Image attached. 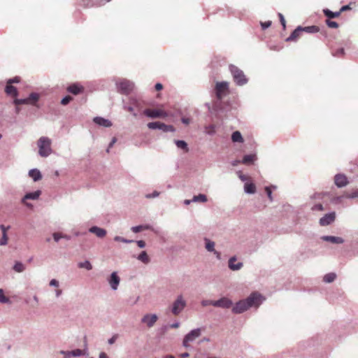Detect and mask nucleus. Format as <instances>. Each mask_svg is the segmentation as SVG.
I'll return each mask as SVG.
<instances>
[{
	"label": "nucleus",
	"mask_w": 358,
	"mask_h": 358,
	"mask_svg": "<svg viewBox=\"0 0 358 358\" xmlns=\"http://www.w3.org/2000/svg\"><path fill=\"white\" fill-rule=\"evenodd\" d=\"M159 194V193L158 192L155 191V192L152 193V195L148 194V195H147L146 196H147L148 198H152V197L157 196Z\"/></svg>",
	"instance_id": "59"
},
{
	"label": "nucleus",
	"mask_w": 358,
	"mask_h": 358,
	"mask_svg": "<svg viewBox=\"0 0 358 358\" xmlns=\"http://www.w3.org/2000/svg\"><path fill=\"white\" fill-rule=\"evenodd\" d=\"M114 240L115 241H120V242H122V243H132L134 242V241H131V240H127V239H125L122 237H120V236H115Z\"/></svg>",
	"instance_id": "45"
},
{
	"label": "nucleus",
	"mask_w": 358,
	"mask_h": 358,
	"mask_svg": "<svg viewBox=\"0 0 358 358\" xmlns=\"http://www.w3.org/2000/svg\"><path fill=\"white\" fill-rule=\"evenodd\" d=\"M236 258L235 257H232L229 260V267L232 271H237L242 268L243 263L238 262L236 264Z\"/></svg>",
	"instance_id": "19"
},
{
	"label": "nucleus",
	"mask_w": 358,
	"mask_h": 358,
	"mask_svg": "<svg viewBox=\"0 0 358 358\" xmlns=\"http://www.w3.org/2000/svg\"><path fill=\"white\" fill-rule=\"evenodd\" d=\"M321 238L324 241H328L335 244H341L344 242V240L341 237L338 236H324Z\"/></svg>",
	"instance_id": "17"
},
{
	"label": "nucleus",
	"mask_w": 358,
	"mask_h": 358,
	"mask_svg": "<svg viewBox=\"0 0 358 358\" xmlns=\"http://www.w3.org/2000/svg\"><path fill=\"white\" fill-rule=\"evenodd\" d=\"M39 96L36 93H31L26 100L28 101V104H35L36 102L38 100Z\"/></svg>",
	"instance_id": "32"
},
{
	"label": "nucleus",
	"mask_w": 358,
	"mask_h": 358,
	"mask_svg": "<svg viewBox=\"0 0 358 358\" xmlns=\"http://www.w3.org/2000/svg\"><path fill=\"white\" fill-rule=\"evenodd\" d=\"M201 336V329H196L192 330L189 334H187L184 339H183V345L185 347H188L189 345V343L194 341L196 338H199Z\"/></svg>",
	"instance_id": "8"
},
{
	"label": "nucleus",
	"mask_w": 358,
	"mask_h": 358,
	"mask_svg": "<svg viewBox=\"0 0 358 358\" xmlns=\"http://www.w3.org/2000/svg\"><path fill=\"white\" fill-rule=\"evenodd\" d=\"M148 127L150 129H162L164 132L175 131V128L172 125H167L160 122H149L148 124Z\"/></svg>",
	"instance_id": "6"
},
{
	"label": "nucleus",
	"mask_w": 358,
	"mask_h": 358,
	"mask_svg": "<svg viewBox=\"0 0 358 358\" xmlns=\"http://www.w3.org/2000/svg\"><path fill=\"white\" fill-rule=\"evenodd\" d=\"M0 228L2 231V237L0 239V245H5L8 243L7 231L10 229V227H5L4 225L1 224Z\"/></svg>",
	"instance_id": "18"
},
{
	"label": "nucleus",
	"mask_w": 358,
	"mask_h": 358,
	"mask_svg": "<svg viewBox=\"0 0 358 358\" xmlns=\"http://www.w3.org/2000/svg\"><path fill=\"white\" fill-rule=\"evenodd\" d=\"M50 285L57 287H59V282L55 279H52L50 282Z\"/></svg>",
	"instance_id": "54"
},
{
	"label": "nucleus",
	"mask_w": 358,
	"mask_h": 358,
	"mask_svg": "<svg viewBox=\"0 0 358 358\" xmlns=\"http://www.w3.org/2000/svg\"><path fill=\"white\" fill-rule=\"evenodd\" d=\"M143 114L151 118L166 117L167 113L162 109L147 108L143 110Z\"/></svg>",
	"instance_id": "7"
},
{
	"label": "nucleus",
	"mask_w": 358,
	"mask_h": 358,
	"mask_svg": "<svg viewBox=\"0 0 358 358\" xmlns=\"http://www.w3.org/2000/svg\"><path fill=\"white\" fill-rule=\"evenodd\" d=\"M264 300L262 296L257 293H252L246 299L237 302L232 308V312L239 314L245 312L250 307H258Z\"/></svg>",
	"instance_id": "1"
},
{
	"label": "nucleus",
	"mask_w": 358,
	"mask_h": 358,
	"mask_svg": "<svg viewBox=\"0 0 358 358\" xmlns=\"http://www.w3.org/2000/svg\"><path fill=\"white\" fill-rule=\"evenodd\" d=\"M94 122L101 126H103L105 127H109L112 125V123L103 117H96L94 119Z\"/></svg>",
	"instance_id": "22"
},
{
	"label": "nucleus",
	"mask_w": 358,
	"mask_h": 358,
	"mask_svg": "<svg viewBox=\"0 0 358 358\" xmlns=\"http://www.w3.org/2000/svg\"><path fill=\"white\" fill-rule=\"evenodd\" d=\"M150 227L149 225H138L131 227V231L134 233H138L142 231L149 229Z\"/></svg>",
	"instance_id": "34"
},
{
	"label": "nucleus",
	"mask_w": 358,
	"mask_h": 358,
	"mask_svg": "<svg viewBox=\"0 0 358 358\" xmlns=\"http://www.w3.org/2000/svg\"><path fill=\"white\" fill-rule=\"evenodd\" d=\"M280 23H281V24H282V26L283 29H285V28H286V22H285V18H284V19H282V20H280Z\"/></svg>",
	"instance_id": "62"
},
{
	"label": "nucleus",
	"mask_w": 358,
	"mask_h": 358,
	"mask_svg": "<svg viewBox=\"0 0 358 358\" xmlns=\"http://www.w3.org/2000/svg\"><path fill=\"white\" fill-rule=\"evenodd\" d=\"M231 140L233 142L243 143L244 141L243 138L240 131H236L231 135Z\"/></svg>",
	"instance_id": "28"
},
{
	"label": "nucleus",
	"mask_w": 358,
	"mask_h": 358,
	"mask_svg": "<svg viewBox=\"0 0 358 358\" xmlns=\"http://www.w3.org/2000/svg\"><path fill=\"white\" fill-rule=\"evenodd\" d=\"M179 325H180V324H179V323H178V322H176V323H173V324H171V326H170V327H171V328H172V329H177V328H178V327H179Z\"/></svg>",
	"instance_id": "61"
},
{
	"label": "nucleus",
	"mask_w": 358,
	"mask_h": 358,
	"mask_svg": "<svg viewBox=\"0 0 358 358\" xmlns=\"http://www.w3.org/2000/svg\"><path fill=\"white\" fill-rule=\"evenodd\" d=\"M157 319V316L155 314H147L142 318V322L145 323L148 327H151L155 324Z\"/></svg>",
	"instance_id": "13"
},
{
	"label": "nucleus",
	"mask_w": 358,
	"mask_h": 358,
	"mask_svg": "<svg viewBox=\"0 0 358 358\" xmlns=\"http://www.w3.org/2000/svg\"><path fill=\"white\" fill-rule=\"evenodd\" d=\"M62 353L65 355L66 357H69L70 356L79 357L85 355V351L80 349H76L72 351H69L66 352H62Z\"/></svg>",
	"instance_id": "23"
},
{
	"label": "nucleus",
	"mask_w": 358,
	"mask_h": 358,
	"mask_svg": "<svg viewBox=\"0 0 358 358\" xmlns=\"http://www.w3.org/2000/svg\"><path fill=\"white\" fill-rule=\"evenodd\" d=\"M63 234L59 232H55L53 234V238L56 242H58L60 238H62Z\"/></svg>",
	"instance_id": "47"
},
{
	"label": "nucleus",
	"mask_w": 358,
	"mask_h": 358,
	"mask_svg": "<svg viewBox=\"0 0 358 358\" xmlns=\"http://www.w3.org/2000/svg\"><path fill=\"white\" fill-rule=\"evenodd\" d=\"M78 266L80 268H85L87 270L90 271L92 269V266L89 261H85L84 262H80L78 264Z\"/></svg>",
	"instance_id": "39"
},
{
	"label": "nucleus",
	"mask_w": 358,
	"mask_h": 358,
	"mask_svg": "<svg viewBox=\"0 0 358 358\" xmlns=\"http://www.w3.org/2000/svg\"><path fill=\"white\" fill-rule=\"evenodd\" d=\"M350 9H351V8H350V5H346V6H342L339 11L341 13L345 10H350Z\"/></svg>",
	"instance_id": "55"
},
{
	"label": "nucleus",
	"mask_w": 358,
	"mask_h": 358,
	"mask_svg": "<svg viewBox=\"0 0 358 358\" xmlns=\"http://www.w3.org/2000/svg\"><path fill=\"white\" fill-rule=\"evenodd\" d=\"M29 176L32 178L34 181L40 180L42 178L41 173L38 169L30 170Z\"/></svg>",
	"instance_id": "25"
},
{
	"label": "nucleus",
	"mask_w": 358,
	"mask_h": 358,
	"mask_svg": "<svg viewBox=\"0 0 358 358\" xmlns=\"http://www.w3.org/2000/svg\"><path fill=\"white\" fill-rule=\"evenodd\" d=\"M241 163V161H240V160H235V161H234L231 163V164H232V166H237L238 164H239Z\"/></svg>",
	"instance_id": "63"
},
{
	"label": "nucleus",
	"mask_w": 358,
	"mask_h": 358,
	"mask_svg": "<svg viewBox=\"0 0 358 358\" xmlns=\"http://www.w3.org/2000/svg\"><path fill=\"white\" fill-rule=\"evenodd\" d=\"M237 175L242 181L248 180L250 178L248 176L243 174L241 171H238Z\"/></svg>",
	"instance_id": "46"
},
{
	"label": "nucleus",
	"mask_w": 358,
	"mask_h": 358,
	"mask_svg": "<svg viewBox=\"0 0 358 358\" xmlns=\"http://www.w3.org/2000/svg\"><path fill=\"white\" fill-rule=\"evenodd\" d=\"M244 190L248 194H254L256 192V186L252 182H246L244 185Z\"/></svg>",
	"instance_id": "26"
},
{
	"label": "nucleus",
	"mask_w": 358,
	"mask_h": 358,
	"mask_svg": "<svg viewBox=\"0 0 358 358\" xmlns=\"http://www.w3.org/2000/svg\"><path fill=\"white\" fill-rule=\"evenodd\" d=\"M89 231L90 232L94 234L99 238H103L106 235V231L98 227H92Z\"/></svg>",
	"instance_id": "20"
},
{
	"label": "nucleus",
	"mask_w": 358,
	"mask_h": 358,
	"mask_svg": "<svg viewBox=\"0 0 358 358\" xmlns=\"http://www.w3.org/2000/svg\"><path fill=\"white\" fill-rule=\"evenodd\" d=\"M66 90L69 93H71L74 95H78L84 92V87L78 83H73L70 85L66 88Z\"/></svg>",
	"instance_id": "11"
},
{
	"label": "nucleus",
	"mask_w": 358,
	"mask_h": 358,
	"mask_svg": "<svg viewBox=\"0 0 358 358\" xmlns=\"http://www.w3.org/2000/svg\"><path fill=\"white\" fill-rule=\"evenodd\" d=\"M213 302L214 301H211V300H203L201 302V304L203 306H213Z\"/></svg>",
	"instance_id": "50"
},
{
	"label": "nucleus",
	"mask_w": 358,
	"mask_h": 358,
	"mask_svg": "<svg viewBox=\"0 0 358 358\" xmlns=\"http://www.w3.org/2000/svg\"><path fill=\"white\" fill-rule=\"evenodd\" d=\"M233 303L231 300L227 297H222L219 300L214 301L213 306L220 307L223 308H229L232 306Z\"/></svg>",
	"instance_id": "10"
},
{
	"label": "nucleus",
	"mask_w": 358,
	"mask_h": 358,
	"mask_svg": "<svg viewBox=\"0 0 358 358\" xmlns=\"http://www.w3.org/2000/svg\"><path fill=\"white\" fill-rule=\"evenodd\" d=\"M334 182L338 187H342L348 184V179L344 175L337 174L334 178Z\"/></svg>",
	"instance_id": "14"
},
{
	"label": "nucleus",
	"mask_w": 358,
	"mask_h": 358,
	"mask_svg": "<svg viewBox=\"0 0 358 358\" xmlns=\"http://www.w3.org/2000/svg\"><path fill=\"white\" fill-rule=\"evenodd\" d=\"M265 191H266V194H267V195H268V196L269 199H270L271 201H272V200H273V198H272V193H271V189H270L268 187H266L265 188Z\"/></svg>",
	"instance_id": "51"
},
{
	"label": "nucleus",
	"mask_w": 358,
	"mask_h": 358,
	"mask_svg": "<svg viewBox=\"0 0 358 358\" xmlns=\"http://www.w3.org/2000/svg\"><path fill=\"white\" fill-rule=\"evenodd\" d=\"M99 358H108V356L105 352H101L99 355Z\"/></svg>",
	"instance_id": "64"
},
{
	"label": "nucleus",
	"mask_w": 358,
	"mask_h": 358,
	"mask_svg": "<svg viewBox=\"0 0 358 358\" xmlns=\"http://www.w3.org/2000/svg\"><path fill=\"white\" fill-rule=\"evenodd\" d=\"M13 269L17 273H21L25 270V266L22 263L16 262L13 266Z\"/></svg>",
	"instance_id": "35"
},
{
	"label": "nucleus",
	"mask_w": 358,
	"mask_h": 358,
	"mask_svg": "<svg viewBox=\"0 0 358 358\" xmlns=\"http://www.w3.org/2000/svg\"><path fill=\"white\" fill-rule=\"evenodd\" d=\"M41 191L40 190H37L34 192H31V193H28L27 194L23 200H26V199H37L39 196L41 195Z\"/></svg>",
	"instance_id": "30"
},
{
	"label": "nucleus",
	"mask_w": 358,
	"mask_h": 358,
	"mask_svg": "<svg viewBox=\"0 0 358 358\" xmlns=\"http://www.w3.org/2000/svg\"><path fill=\"white\" fill-rule=\"evenodd\" d=\"M116 141H117V140H116V138H115V137L112 139V141H111L110 143L109 144L108 149L107 150V152H109V149H110V148H112V147H113V145L115 143Z\"/></svg>",
	"instance_id": "57"
},
{
	"label": "nucleus",
	"mask_w": 358,
	"mask_h": 358,
	"mask_svg": "<svg viewBox=\"0 0 358 358\" xmlns=\"http://www.w3.org/2000/svg\"><path fill=\"white\" fill-rule=\"evenodd\" d=\"M13 102L17 106L22 104H28V101L26 99H19L15 98Z\"/></svg>",
	"instance_id": "42"
},
{
	"label": "nucleus",
	"mask_w": 358,
	"mask_h": 358,
	"mask_svg": "<svg viewBox=\"0 0 358 358\" xmlns=\"http://www.w3.org/2000/svg\"><path fill=\"white\" fill-rule=\"evenodd\" d=\"M206 248L207 249L208 251H210V252H213L214 251L215 254L217 255V257L218 259L220 258V253L217 252V251H215L214 250V247H215V243L213 242V241H210L208 239H206Z\"/></svg>",
	"instance_id": "24"
},
{
	"label": "nucleus",
	"mask_w": 358,
	"mask_h": 358,
	"mask_svg": "<svg viewBox=\"0 0 358 358\" xmlns=\"http://www.w3.org/2000/svg\"><path fill=\"white\" fill-rule=\"evenodd\" d=\"M344 54V50L343 48H340L334 54V56L340 57Z\"/></svg>",
	"instance_id": "52"
},
{
	"label": "nucleus",
	"mask_w": 358,
	"mask_h": 358,
	"mask_svg": "<svg viewBox=\"0 0 358 358\" xmlns=\"http://www.w3.org/2000/svg\"><path fill=\"white\" fill-rule=\"evenodd\" d=\"M336 275L334 273H329L326 274L323 279L325 282H331L336 279Z\"/></svg>",
	"instance_id": "37"
},
{
	"label": "nucleus",
	"mask_w": 358,
	"mask_h": 358,
	"mask_svg": "<svg viewBox=\"0 0 358 358\" xmlns=\"http://www.w3.org/2000/svg\"><path fill=\"white\" fill-rule=\"evenodd\" d=\"M319 31V27L315 25L302 27V32L305 31L306 33H317Z\"/></svg>",
	"instance_id": "31"
},
{
	"label": "nucleus",
	"mask_w": 358,
	"mask_h": 358,
	"mask_svg": "<svg viewBox=\"0 0 358 358\" xmlns=\"http://www.w3.org/2000/svg\"><path fill=\"white\" fill-rule=\"evenodd\" d=\"M9 301V299L4 295L3 290L0 289V302L1 303H8Z\"/></svg>",
	"instance_id": "40"
},
{
	"label": "nucleus",
	"mask_w": 358,
	"mask_h": 358,
	"mask_svg": "<svg viewBox=\"0 0 358 358\" xmlns=\"http://www.w3.org/2000/svg\"><path fill=\"white\" fill-rule=\"evenodd\" d=\"M323 206L321 204V203H319V204H316L314 206L312 207V210H319V211H322L323 210Z\"/></svg>",
	"instance_id": "49"
},
{
	"label": "nucleus",
	"mask_w": 358,
	"mask_h": 358,
	"mask_svg": "<svg viewBox=\"0 0 358 358\" xmlns=\"http://www.w3.org/2000/svg\"><path fill=\"white\" fill-rule=\"evenodd\" d=\"M186 306V302L182 295H179L173 303L171 312L174 315L180 314Z\"/></svg>",
	"instance_id": "4"
},
{
	"label": "nucleus",
	"mask_w": 358,
	"mask_h": 358,
	"mask_svg": "<svg viewBox=\"0 0 358 358\" xmlns=\"http://www.w3.org/2000/svg\"><path fill=\"white\" fill-rule=\"evenodd\" d=\"M302 33V27L299 26L292 34L291 35L286 38V41H296L301 35Z\"/></svg>",
	"instance_id": "16"
},
{
	"label": "nucleus",
	"mask_w": 358,
	"mask_h": 358,
	"mask_svg": "<svg viewBox=\"0 0 358 358\" xmlns=\"http://www.w3.org/2000/svg\"><path fill=\"white\" fill-rule=\"evenodd\" d=\"M190 119L189 118H187V117H182V123L185 124H189L190 123Z\"/></svg>",
	"instance_id": "58"
},
{
	"label": "nucleus",
	"mask_w": 358,
	"mask_h": 358,
	"mask_svg": "<svg viewBox=\"0 0 358 358\" xmlns=\"http://www.w3.org/2000/svg\"><path fill=\"white\" fill-rule=\"evenodd\" d=\"M155 87L156 90L159 91L163 89V85L161 83H157Z\"/></svg>",
	"instance_id": "60"
},
{
	"label": "nucleus",
	"mask_w": 358,
	"mask_h": 358,
	"mask_svg": "<svg viewBox=\"0 0 358 358\" xmlns=\"http://www.w3.org/2000/svg\"><path fill=\"white\" fill-rule=\"evenodd\" d=\"M326 23L327 26L330 28L336 29L338 27V24L336 22L331 21L329 19L326 20Z\"/></svg>",
	"instance_id": "41"
},
{
	"label": "nucleus",
	"mask_w": 358,
	"mask_h": 358,
	"mask_svg": "<svg viewBox=\"0 0 358 358\" xmlns=\"http://www.w3.org/2000/svg\"><path fill=\"white\" fill-rule=\"evenodd\" d=\"M51 140L48 137L42 136L38 139L37 145L38 153L41 157H45L51 154Z\"/></svg>",
	"instance_id": "2"
},
{
	"label": "nucleus",
	"mask_w": 358,
	"mask_h": 358,
	"mask_svg": "<svg viewBox=\"0 0 358 358\" xmlns=\"http://www.w3.org/2000/svg\"><path fill=\"white\" fill-rule=\"evenodd\" d=\"M5 92L7 95L16 98L18 95V91L12 84L6 83Z\"/></svg>",
	"instance_id": "15"
},
{
	"label": "nucleus",
	"mask_w": 358,
	"mask_h": 358,
	"mask_svg": "<svg viewBox=\"0 0 358 358\" xmlns=\"http://www.w3.org/2000/svg\"><path fill=\"white\" fill-rule=\"evenodd\" d=\"M336 218L335 213H331L326 214L324 217L320 218V224L321 226H327L334 222Z\"/></svg>",
	"instance_id": "12"
},
{
	"label": "nucleus",
	"mask_w": 358,
	"mask_h": 358,
	"mask_svg": "<svg viewBox=\"0 0 358 358\" xmlns=\"http://www.w3.org/2000/svg\"><path fill=\"white\" fill-rule=\"evenodd\" d=\"M136 243L138 245V246L141 248H143L145 247V242L144 241H136Z\"/></svg>",
	"instance_id": "53"
},
{
	"label": "nucleus",
	"mask_w": 358,
	"mask_h": 358,
	"mask_svg": "<svg viewBox=\"0 0 358 358\" xmlns=\"http://www.w3.org/2000/svg\"><path fill=\"white\" fill-rule=\"evenodd\" d=\"M71 100H72V97L71 96L68 95L62 99L61 103L62 105L65 106V105L68 104Z\"/></svg>",
	"instance_id": "44"
},
{
	"label": "nucleus",
	"mask_w": 358,
	"mask_h": 358,
	"mask_svg": "<svg viewBox=\"0 0 358 358\" xmlns=\"http://www.w3.org/2000/svg\"><path fill=\"white\" fill-rule=\"evenodd\" d=\"M83 4L85 7L91 6V0H83Z\"/></svg>",
	"instance_id": "56"
},
{
	"label": "nucleus",
	"mask_w": 358,
	"mask_h": 358,
	"mask_svg": "<svg viewBox=\"0 0 358 358\" xmlns=\"http://www.w3.org/2000/svg\"><path fill=\"white\" fill-rule=\"evenodd\" d=\"M137 259L145 264H148L150 261V259L145 251H142L138 256Z\"/></svg>",
	"instance_id": "27"
},
{
	"label": "nucleus",
	"mask_w": 358,
	"mask_h": 358,
	"mask_svg": "<svg viewBox=\"0 0 358 358\" xmlns=\"http://www.w3.org/2000/svg\"><path fill=\"white\" fill-rule=\"evenodd\" d=\"M192 201H195V202L199 201V202H203H203H206L207 201V197H206V195L200 194H199L197 196H194L193 197V199H192Z\"/></svg>",
	"instance_id": "38"
},
{
	"label": "nucleus",
	"mask_w": 358,
	"mask_h": 358,
	"mask_svg": "<svg viewBox=\"0 0 358 358\" xmlns=\"http://www.w3.org/2000/svg\"><path fill=\"white\" fill-rule=\"evenodd\" d=\"M20 79L19 77H15L13 78L9 79L7 83L9 84L18 83H20Z\"/></svg>",
	"instance_id": "48"
},
{
	"label": "nucleus",
	"mask_w": 358,
	"mask_h": 358,
	"mask_svg": "<svg viewBox=\"0 0 358 358\" xmlns=\"http://www.w3.org/2000/svg\"><path fill=\"white\" fill-rule=\"evenodd\" d=\"M134 88L133 83L127 80H122L118 83V90L124 94H129Z\"/></svg>",
	"instance_id": "9"
},
{
	"label": "nucleus",
	"mask_w": 358,
	"mask_h": 358,
	"mask_svg": "<svg viewBox=\"0 0 358 358\" xmlns=\"http://www.w3.org/2000/svg\"><path fill=\"white\" fill-rule=\"evenodd\" d=\"M110 285L113 289H116L119 283H120V278L117 276L115 272H113L110 275V279L109 280Z\"/></svg>",
	"instance_id": "21"
},
{
	"label": "nucleus",
	"mask_w": 358,
	"mask_h": 358,
	"mask_svg": "<svg viewBox=\"0 0 358 358\" xmlns=\"http://www.w3.org/2000/svg\"><path fill=\"white\" fill-rule=\"evenodd\" d=\"M229 91V84L227 82H219L215 85L216 96L221 100Z\"/></svg>",
	"instance_id": "5"
},
{
	"label": "nucleus",
	"mask_w": 358,
	"mask_h": 358,
	"mask_svg": "<svg viewBox=\"0 0 358 358\" xmlns=\"http://www.w3.org/2000/svg\"><path fill=\"white\" fill-rule=\"evenodd\" d=\"M255 158H256V157L255 155H245L243 158V160L241 161V163L243 164H252L253 162L255 160Z\"/></svg>",
	"instance_id": "29"
},
{
	"label": "nucleus",
	"mask_w": 358,
	"mask_h": 358,
	"mask_svg": "<svg viewBox=\"0 0 358 358\" xmlns=\"http://www.w3.org/2000/svg\"><path fill=\"white\" fill-rule=\"evenodd\" d=\"M230 71L233 76L234 82L238 85H243L247 83L248 79L246 78L243 71L239 69L237 66L231 65Z\"/></svg>",
	"instance_id": "3"
},
{
	"label": "nucleus",
	"mask_w": 358,
	"mask_h": 358,
	"mask_svg": "<svg viewBox=\"0 0 358 358\" xmlns=\"http://www.w3.org/2000/svg\"><path fill=\"white\" fill-rule=\"evenodd\" d=\"M324 15L329 18L338 17L341 15V12H332L328 9L324 10Z\"/></svg>",
	"instance_id": "33"
},
{
	"label": "nucleus",
	"mask_w": 358,
	"mask_h": 358,
	"mask_svg": "<svg viewBox=\"0 0 358 358\" xmlns=\"http://www.w3.org/2000/svg\"><path fill=\"white\" fill-rule=\"evenodd\" d=\"M271 24H272V22H271V21H270V20L266 21V22H260V24H261L262 29L263 30H264V29H266L268 28L269 27H271Z\"/></svg>",
	"instance_id": "43"
},
{
	"label": "nucleus",
	"mask_w": 358,
	"mask_h": 358,
	"mask_svg": "<svg viewBox=\"0 0 358 358\" xmlns=\"http://www.w3.org/2000/svg\"><path fill=\"white\" fill-rule=\"evenodd\" d=\"M176 144L178 148L184 150L185 152H188L187 144L185 141L178 140V141H176Z\"/></svg>",
	"instance_id": "36"
}]
</instances>
